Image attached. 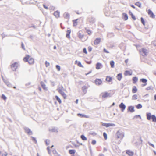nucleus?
<instances>
[{
    "label": "nucleus",
    "instance_id": "20e7f679",
    "mask_svg": "<svg viewBox=\"0 0 156 156\" xmlns=\"http://www.w3.org/2000/svg\"><path fill=\"white\" fill-rule=\"evenodd\" d=\"M25 133H27L28 135H30L33 134V133L31 129L28 127H25L24 128Z\"/></svg>",
    "mask_w": 156,
    "mask_h": 156
},
{
    "label": "nucleus",
    "instance_id": "412c9836",
    "mask_svg": "<svg viewBox=\"0 0 156 156\" xmlns=\"http://www.w3.org/2000/svg\"><path fill=\"white\" fill-rule=\"evenodd\" d=\"M40 83L44 90H48V89L47 87H46V85L43 82L41 81Z\"/></svg>",
    "mask_w": 156,
    "mask_h": 156
},
{
    "label": "nucleus",
    "instance_id": "f704fd0d",
    "mask_svg": "<svg viewBox=\"0 0 156 156\" xmlns=\"http://www.w3.org/2000/svg\"><path fill=\"white\" fill-rule=\"evenodd\" d=\"M110 64L111 66V67L113 68L114 67L115 62L113 60H112L110 61Z\"/></svg>",
    "mask_w": 156,
    "mask_h": 156
},
{
    "label": "nucleus",
    "instance_id": "a19ab883",
    "mask_svg": "<svg viewBox=\"0 0 156 156\" xmlns=\"http://www.w3.org/2000/svg\"><path fill=\"white\" fill-rule=\"evenodd\" d=\"M135 5L138 6L139 7L141 8V4L139 2H137L135 3Z\"/></svg>",
    "mask_w": 156,
    "mask_h": 156
},
{
    "label": "nucleus",
    "instance_id": "864d4df0",
    "mask_svg": "<svg viewBox=\"0 0 156 156\" xmlns=\"http://www.w3.org/2000/svg\"><path fill=\"white\" fill-rule=\"evenodd\" d=\"M96 143V141L95 140H93L91 142L92 144L93 145L95 144Z\"/></svg>",
    "mask_w": 156,
    "mask_h": 156
},
{
    "label": "nucleus",
    "instance_id": "f03ea898",
    "mask_svg": "<svg viewBox=\"0 0 156 156\" xmlns=\"http://www.w3.org/2000/svg\"><path fill=\"white\" fill-rule=\"evenodd\" d=\"M23 61L26 62H28L30 64H32L34 62V59L30 57V56L28 55H26V56L23 58Z\"/></svg>",
    "mask_w": 156,
    "mask_h": 156
},
{
    "label": "nucleus",
    "instance_id": "052dcab7",
    "mask_svg": "<svg viewBox=\"0 0 156 156\" xmlns=\"http://www.w3.org/2000/svg\"><path fill=\"white\" fill-rule=\"evenodd\" d=\"M148 144L150 146H152V147H153L154 148V146L153 144H152L151 143L149 142Z\"/></svg>",
    "mask_w": 156,
    "mask_h": 156
},
{
    "label": "nucleus",
    "instance_id": "338daca9",
    "mask_svg": "<svg viewBox=\"0 0 156 156\" xmlns=\"http://www.w3.org/2000/svg\"><path fill=\"white\" fill-rule=\"evenodd\" d=\"M43 7L46 9H48V7L46 6L44 4L43 5Z\"/></svg>",
    "mask_w": 156,
    "mask_h": 156
},
{
    "label": "nucleus",
    "instance_id": "bf43d9fd",
    "mask_svg": "<svg viewBox=\"0 0 156 156\" xmlns=\"http://www.w3.org/2000/svg\"><path fill=\"white\" fill-rule=\"evenodd\" d=\"M21 47L24 50H25V48L24 45L23 44V42L21 43Z\"/></svg>",
    "mask_w": 156,
    "mask_h": 156
},
{
    "label": "nucleus",
    "instance_id": "393cba45",
    "mask_svg": "<svg viewBox=\"0 0 156 156\" xmlns=\"http://www.w3.org/2000/svg\"><path fill=\"white\" fill-rule=\"evenodd\" d=\"M132 74V72H130L129 70H126L124 72V75L126 76L127 75L131 76Z\"/></svg>",
    "mask_w": 156,
    "mask_h": 156
},
{
    "label": "nucleus",
    "instance_id": "f8f14e48",
    "mask_svg": "<svg viewBox=\"0 0 156 156\" xmlns=\"http://www.w3.org/2000/svg\"><path fill=\"white\" fill-rule=\"evenodd\" d=\"M147 13L150 16V17L152 18H155V15L151 9H149L148 10Z\"/></svg>",
    "mask_w": 156,
    "mask_h": 156
},
{
    "label": "nucleus",
    "instance_id": "13d9d810",
    "mask_svg": "<svg viewBox=\"0 0 156 156\" xmlns=\"http://www.w3.org/2000/svg\"><path fill=\"white\" fill-rule=\"evenodd\" d=\"M88 51L89 52H90L92 50V48L91 46H89L88 48Z\"/></svg>",
    "mask_w": 156,
    "mask_h": 156
},
{
    "label": "nucleus",
    "instance_id": "2f4dec72",
    "mask_svg": "<svg viewBox=\"0 0 156 156\" xmlns=\"http://www.w3.org/2000/svg\"><path fill=\"white\" fill-rule=\"evenodd\" d=\"M112 80V77L109 76H107L106 77V81H107L109 82L111 81Z\"/></svg>",
    "mask_w": 156,
    "mask_h": 156
},
{
    "label": "nucleus",
    "instance_id": "aec40b11",
    "mask_svg": "<svg viewBox=\"0 0 156 156\" xmlns=\"http://www.w3.org/2000/svg\"><path fill=\"white\" fill-rule=\"evenodd\" d=\"M101 39L100 38H97L94 41V44L95 45H97L99 44L101 41Z\"/></svg>",
    "mask_w": 156,
    "mask_h": 156
},
{
    "label": "nucleus",
    "instance_id": "5701e85b",
    "mask_svg": "<svg viewBox=\"0 0 156 156\" xmlns=\"http://www.w3.org/2000/svg\"><path fill=\"white\" fill-rule=\"evenodd\" d=\"M122 73H120L118 74L116 76V77L117 78V79L119 81H120L122 78Z\"/></svg>",
    "mask_w": 156,
    "mask_h": 156
},
{
    "label": "nucleus",
    "instance_id": "c85d7f7f",
    "mask_svg": "<svg viewBox=\"0 0 156 156\" xmlns=\"http://www.w3.org/2000/svg\"><path fill=\"white\" fill-rule=\"evenodd\" d=\"M82 90L84 93H86L87 90V87L85 86H83L82 87Z\"/></svg>",
    "mask_w": 156,
    "mask_h": 156
},
{
    "label": "nucleus",
    "instance_id": "6ab92c4d",
    "mask_svg": "<svg viewBox=\"0 0 156 156\" xmlns=\"http://www.w3.org/2000/svg\"><path fill=\"white\" fill-rule=\"evenodd\" d=\"M122 18L124 20H126L128 19V16L127 14L123 13L122 14Z\"/></svg>",
    "mask_w": 156,
    "mask_h": 156
},
{
    "label": "nucleus",
    "instance_id": "b1692460",
    "mask_svg": "<svg viewBox=\"0 0 156 156\" xmlns=\"http://www.w3.org/2000/svg\"><path fill=\"white\" fill-rule=\"evenodd\" d=\"M129 15H130L131 16L132 18L133 19V20H136V18L135 17L134 14L131 12V11L129 10Z\"/></svg>",
    "mask_w": 156,
    "mask_h": 156
},
{
    "label": "nucleus",
    "instance_id": "72a5a7b5",
    "mask_svg": "<svg viewBox=\"0 0 156 156\" xmlns=\"http://www.w3.org/2000/svg\"><path fill=\"white\" fill-rule=\"evenodd\" d=\"M80 138L83 140H87V138L83 134H82L80 136Z\"/></svg>",
    "mask_w": 156,
    "mask_h": 156
},
{
    "label": "nucleus",
    "instance_id": "8fccbe9b",
    "mask_svg": "<svg viewBox=\"0 0 156 156\" xmlns=\"http://www.w3.org/2000/svg\"><path fill=\"white\" fill-rule=\"evenodd\" d=\"M46 144V145H48L49 144L50 141L48 140H46L45 141Z\"/></svg>",
    "mask_w": 156,
    "mask_h": 156
},
{
    "label": "nucleus",
    "instance_id": "de8ad7c7",
    "mask_svg": "<svg viewBox=\"0 0 156 156\" xmlns=\"http://www.w3.org/2000/svg\"><path fill=\"white\" fill-rule=\"evenodd\" d=\"M52 152L54 154H57L58 156H60V155H59L58 154L57 152V151L55 149L53 150Z\"/></svg>",
    "mask_w": 156,
    "mask_h": 156
},
{
    "label": "nucleus",
    "instance_id": "e433bc0d",
    "mask_svg": "<svg viewBox=\"0 0 156 156\" xmlns=\"http://www.w3.org/2000/svg\"><path fill=\"white\" fill-rule=\"evenodd\" d=\"M140 81L144 83L147 82V80L145 78H142L140 79Z\"/></svg>",
    "mask_w": 156,
    "mask_h": 156
},
{
    "label": "nucleus",
    "instance_id": "774afa93",
    "mask_svg": "<svg viewBox=\"0 0 156 156\" xmlns=\"http://www.w3.org/2000/svg\"><path fill=\"white\" fill-rule=\"evenodd\" d=\"M130 6L131 7H132V8H133V9H136V7L133 5H132V4Z\"/></svg>",
    "mask_w": 156,
    "mask_h": 156
},
{
    "label": "nucleus",
    "instance_id": "a18cd8bd",
    "mask_svg": "<svg viewBox=\"0 0 156 156\" xmlns=\"http://www.w3.org/2000/svg\"><path fill=\"white\" fill-rule=\"evenodd\" d=\"M103 136L104 137V139L105 140H106L107 139V133L105 132H104L103 133Z\"/></svg>",
    "mask_w": 156,
    "mask_h": 156
},
{
    "label": "nucleus",
    "instance_id": "ddd939ff",
    "mask_svg": "<svg viewBox=\"0 0 156 156\" xmlns=\"http://www.w3.org/2000/svg\"><path fill=\"white\" fill-rule=\"evenodd\" d=\"M95 83L98 85H100L102 83V81L100 79L96 78L94 80Z\"/></svg>",
    "mask_w": 156,
    "mask_h": 156
},
{
    "label": "nucleus",
    "instance_id": "3c124183",
    "mask_svg": "<svg viewBox=\"0 0 156 156\" xmlns=\"http://www.w3.org/2000/svg\"><path fill=\"white\" fill-rule=\"evenodd\" d=\"M83 51L84 53L86 54H87V49L86 48H84L83 49Z\"/></svg>",
    "mask_w": 156,
    "mask_h": 156
},
{
    "label": "nucleus",
    "instance_id": "4c0bfd02",
    "mask_svg": "<svg viewBox=\"0 0 156 156\" xmlns=\"http://www.w3.org/2000/svg\"><path fill=\"white\" fill-rule=\"evenodd\" d=\"M136 107L138 109H140L142 107V106L141 104H138L136 105Z\"/></svg>",
    "mask_w": 156,
    "mask_h": 156
},
{
    "label": "nucleus",
    "instance_id": "6e6552de",
    "mask_svg": "<svg viewBox=\"0 0 156 156\" xmlns=\"http://www.w3.org/2000/svg\"><path fill=\"white\" fill-rule=\"evenodd\" d=\"M2 78L4 83L7 86L9 87H12V84L8 81V80L4 79L3 76H2Z\"/></svg>",
    "mask_w": 156,
    "mask_h": 156
},
{
    "label": "nucleus",
    "instance_id": "9d476101",
    "mask_svg": "<svg viewBox=\"0 0 156 156\" xmlns=\"http://www.w3.org/2000/svg\"><path fill=\"white\" fill-rule=\"evenodd\" d=\"M58 128L57 127H52V129H49V131L50 132H51L52 133L56 132L57 133L58 132Z\"/></svg>",
    "mask_w": 156,
    "mask_h": 156
},
{
    "label": "nucleus",
    "instance_id": "2eb2a0df",
    "mask_svg": "<svg viewBox=\"0 0 156 156\" xmlns=\"http://www.w3.org/2000/svg\"><path fill=\"white\" fill-rule=\"evenodd\" d=\"M117 139H119L123 137L121 133L119 131H118L116 133Z\"/></svg>",
    "mask_w": 156,
    "mask_h": 156
},
{
    "label": "nucleus",
    "instance_id": "c03bdc74",
    "mask_svg": "<svg viewBox=\"0 0 156 156\" xmlns=\"http://www.w3.org/2000/svg\"><path fill=\"white\" fill-rule=\"evenodd\" d=\"M140 20L141 23L143 25H145V22L143 17H141L140 18Z\"/></svg>",
    "mask_w": 156,
    "mask_h": 156
},
{
    "label": "nucleus",
    "instance_id": "ea45409f",
    "mask_svg": "<svg viewBox=\"0 0 156 156\" xmlns=\"http://www.w3.org/2000/svg\"><path fill=\"white\" fill-rule=\"evenodd\" d=\"M1 36L2 39H3L6 37H9L10 36H11L9 35H6L5 34H4V33H3L1 34Z\"/></svg>",
    "mask_w": 156,
    "mask_h": 156
},
{
    "label": "nucleus",
    "instance_id": "39448f33",
    "mask_svg": "<svg viewBox=\"0 0 156 156\" xmlns=\"http://www.w3.org/2000/svg\"><path fill=\"white\" fill-rule=\"evenodd\" d=\"M11 67L13 71H16L18 67V63L17 62L13 63L11 65Z\"/></svg>",
    "mask_w": 156,
    "mask_h": 156
},
{
    "label": "nucleus",
    "instance_id": "cd10ccee",
    "mask_svg": "<svg viewBox=\"0 0 156 156\" xmlns=\"http://www.w3.org/2000/svg\"><path fill=\"white\" fill-rule=\"evenodd\" d=\"M69 153L70 154H74L76 153V150L74 149H70L69 150Z\"/></svg>",
    "mask_w": 156,
    "mask_h": 156
},
{
    "label": "nucleus",
    "instance_id": "603ef678",
    "mask_svg": "<svg viewBox=\"0 0 156 156\" xmlns=\"http://www.w3.org/2000/svg\"><path fill=\"white\" fill-rule=\"evenodd\" d=\"M45 63L46 67H48L50 65L49 63L47 61H45Z\"/></svg>",
    "mask_w": 156,
    "mask_h": 156
},
{
    "label": "nucleus",
    "instance_id": "0eeeda50",
    "mask_svg": "<svg viewBox=\"0 0 156 156\" xmlns=\"http://www.w3.org/2000/svg\"><path fill=\"white\" fill-rule=\"evenodd\" d=\"M119 107L122 112H124L126 108V105L123 102H121L119 105Z\"/></svg>",
    "mask_w": 156,
    "mask_h": 156
},
{
    "label": "nucleus",
    "instance_id": "bb28decb",
    "mask_svg": "<svg viewBox=\"0 0 156 156\" xmlns=\"http://www.w3.org/2000/svg\"><path fill=\"white\" fill-rule=\"evenodd\" d=\"M89 22L91 23H94L95 22V19L94 17H92L89 19Z\"/></svg>",
    "mask_w": 156,
    "mask_h": 156
},
{
    "label": "nucleus",
    "instance_id": "680f3d73",
    "mask_svg": "<svg viewBox=\"0 0 156 156\" xmlns=\"http://www.w3.org/2000/svg\"><path fill=\"white\" fill-rule=\"evenodd\" d=\"M49 9H50L54 10L55 9V7L53 6H50L49 7Z\"/></svg>",
    "mask_w": 156,
    "mask_h": 156
},
{
    "label": "nucleus",
    "instance_id": "6e6d98bb",
    "mask_svg": "<svg viewBox=\"0 0 156 156\" xmlns=\"http://www.w3.org/2000/svg\"><path fill=\"white\" fill-rule=\"evenodd\" d=\"M57 101L59 102V104H61L62 102V101L60 98H56Z\"/></svg>",
    "mask_w": 156,
    "mask_h": 156
},
{
    "label": "nucleus",
    "instance_id": "4be33fe9",
    "mask_svg": "<svg viewBox=\"0 0 156 156\" xmlns=\"http://www.w3.org/2000/svg\"><path fill=\"white\" fill-rule=\"evenodd\" d=\"M53 15L56 18H58L60 17V12L57 10L53 13Z\"/></svg>",
    "mask_w": 156,
    "mask_h": 156
},
{
    "label": "nucleus",
    "instance_id": "7c9ffc66",
    "mask_svg": "<svg viewBox=\"0 0 156 156\" xmlns=\"http://www.w3.org/2000/svg\"><path fill=\"white\" fill-rule=\"evenodd\" d=\"M137 89L136 87L135 86H133L132 90V92L133 93H136L137 91Z\"/></svg>",
    "mask_w": 156,
    "mask_h": 156
},
{
    "label": "nucleus",
    "instance_id": "0e129e2a",
    "mask_svg": "<svg viewBox=\"0 0 156 156\" xmlns=\"http://www.w3.org/2000/svg\"><path fill=\"white\" fill-rule=\"evenodd\" d=\"M7 153L6 152H5V154H2V156H7Z\"/></svg>",
    "mask_w": 156,
    "mask_h": 156
},
{
    "label": "nucleus",
    "instance_id": "f257e3e1",
    "mask_svg": "<svg viewBox=\"0 0 156 156\" xmlns=\"http://www.w3.org/2000/svg\"><path fill=\"white\" fill-rule=\"evenodd\" d=\"M146 116L147 119L148 120L152 119V122H156V116L154 115H151V112H149L146 113Z\"/></svg>",
    "mask_w": 156,
    "mask_h": 156
},
{
    "label": "nucleus",
    "instance_id": "c756f323",
    "mask_svg": "<svg viewBox=\"0 0 156 156\" xmlns=\"http://www.w3.org/2000/svg\"><path fill=\"white\" fill-rule=\"evenodd\" d=\"M133 83H135L138 81V78L136 76L133 77L132 78Z\"/></svg>",
    "mask_w": 156,
    "mask_h": 156
},
{
    "label": "nucleus",
    "instance_id": "f3484780",
    "mask_svg": "<svg viewBox=\"0 0 156 156\" xmlns=\"http://www.w3.org/2000/svg\"><path fill=\"white\" fill-rule=\"evenodd\" d=\"M126 153L129 156H132L134 154L133 152L128 150H126Z\"/></svg>",
    "mask_w": 156,
    "mask_h": 156
},
{
    "label": "nucleus",
    "instance_id": "1a4fd4ad",
    "mask_svg": "<svg viewBox=\"0 0 156 156\" xmlns=\"http://www.w3.org/2000/svg\"><path fill=\"white\" fill-rule=\"evenodd\" d=\"M134 107L133 106H129L128 107L127 111L128 112H130L133 113L135 112Z\"/></svg>",
    "mask_w": 156,
    "mask_h": 156
},
{
    "label": "nucleus",
    "instance_id": "a878e982",
    "mask_svg": "<svg viewBox=\"0 0 156 156\" xmlns=\"http://www.w3.org/2000/svg\"><path fill=\"white\" fill-rule=\"evenodd\" d=\"M78 36L79 38L82 39L84 35L82 34L81 31H79L78 33Z\"/></svg>",
    "mask_w": 156,
    "mask_h": 156
},
{
    "label": "nucleus",
    "instance_id": "4d7b16f0",
    "mask_svg": "<svg viewBox=\"0 0 156 156\" xmlns=\"http://www.w3.org/2000/svg\"><path fill=\"white\" fill-rule=\"evenodd\" d=\"M103 52L104 53H109V52L105 48H104L103 49Z\"/></svg>",
    "mask_w": 156,
    "mask_h": 156
},
{
    "label": "nucleus",
    "instance_id": "49530a36",
    "mask_svg": "<svg viewBox=\"0 0 156 156\" xmlns=\"http://www.w3.org/2000/svg\"><path fill=\"white\" fill-rule=\"evenodd\" d=\"M85 29L86 30V32L89 35H90L91 32L90 30L87 29L86 28H85Z\"/></svg>",
    "mask_w": 156,
    "mask_h": 156
},
{
    "label": "nucleus",
    "instance_id": "09e8293b",
    "mask_svg": "<svg viewBox=\"0 0 156 156\" xmlns=\"http://www.w3.org/2000/svg\"><path fill=\"white\" fill-rule=\"evenodd\" d=\"M56 68L58 71L60 70L61 67L59 65H56Z\"/></svg>",
    "mask_w": 156,
    "mask_h": 156
},
{
    "label": "nucleus",
    "instance_id": "7ed1b4c3",
    "mask_svg": "<svg viewBox=\"0 0 156 156\" xmlns=\"http://www.w3.org/2000/svg\"><path fill=\"white\" fill-rule=\"evenodd\" d=\"M147 51L146 49L142 48L141 50H140L139 51L141 55L144 56H145L147 55Z\"/></svg>",
    "mask_w": 156,
    "mask_h": 156
},
{
    "label": "nucleus",
    "instance_id": "e2e57ef3",
    "mask_svg": "<svg viewBox=\"0 0 156 156\" xmlns=\"http://www.w3.org/2000/svg\"><path fill=\"white\" fill-rule=\"evenodd\" d=\"M71 32V30H67V33H66V34H70Z\"/></svg>",
    "mask_w": 156,
    "mask_h": 156
},
{
    "label": "nucleus",
    "instance_id": "423d86ee",
    "mask_svg": "<svg viewBox=\"0 0 156 156\" xmlns=\"http://www.w3.org/2000/svg\"><path fill=\"white\" fill-rule=\"evenodd\" d=\"M100 96H101L102 98H107L108 97H111L112 96L110 93H108L106 92L102 93L101 94Z\"/></svg>",
    "mask_w": 156,
    "mask_h": 156
},
{
    "label": "nucleus",
    "instance_id": "a211bd4d",
    "mask_svg": "<svg viewBox=\"0 0 156 156\" xmlns=\"http://www.w3.org/2000/svg\"><path fill=\"white\" fill-rule=\"evenodd\" d=\"M102 66V64L100 62H98L96 64V69H99L101 68V67Z\"/></svg>",
    "mask_w": 156,
    "mask_h": 156
},
{
    "label": "nucleus",
    "instance_id": "4468645a",
    "mask_svg": "<svg viewBox=\"0 0 156 156\" xmlns=\"http://www.w3.org/2000/svg\"><path fill=\"white\" fill-rule=\"evenodd\" d=\"M58 89V92L62 95L63 98H66V94L61 89L59 88Z\"/></svg>",
    "mask_w": 156,
    "mask_h": 156
},
{
    "label": "nucleus",
    "instance_id": "9b49d317",
    "mask_svg": "<svg viewBox=\"0 0 156 156\" xmlns=\"http://www.w3.org/2000/svg\"><path fill=\"white\" fill-rule=\"evenodd\" d=\"M102 125L103 126L106 127H108L110 126H115V125L114 123H103Z\"/></svg>",
    "mask_w": 156,
    "mask_h": 156
},
{
    "label": "nucleus",
    "instance_id": "473e14b6",
    "mask_svg": "<svg viewBox=\"0 0 156 156\" xmlns=\"http://www.w3.org/2000/svg\"><path fill=\"white\" fill-rule=\"evenodd\" d=\"M63 16L65 18H69L70 15L68 13L65 12Z\"/></svg>",
    "mask_w": 156,
    "mask_h": 156
},
{
    "label": "nucleus",
    "instance_id": "37998d69",
    "mask_svg": "<svg viewBox=\"0 0 156 156\" xmlns=\"http://www.w3.org/2000/svg\"><path fill=\"white\" fill-rule=\"evenodd\" d=\"M31 138L32 139V140L35 143L37 144V140L36 139V138L33 136H31Z\"/></svg>",
    "mask_w": 156,
    "mask_h": 156
},
{
    "label": "nucleus",
    "instance_id": "79ce46f5",
    "mask_svg": "<svg viewBox=\"0 0 156 156\" xmlns=\"http://www.w3.org/2000/svg\"><path fill=\"white\" fill-rule=\"evenodd\" d=\"M78 20V19H77L75 20H73V26H76L77 24V20Z\"/></svg>",
    "mask_w": 156,
    "mask_h": 156
},
{
    "label": "nucleus",
    "instance_id": "69168bd1",
    "mask_svg": "<svg viewBox=\"0 0 156 156\" xmlns=\"http://www.w3.org/2000/svg\"><path fill=\"white\" fill-rule=\"evenodd\" d=\"M70 34H66V37L67 38H70Z\"/></svg>",
    "mask_w": 156,
    "mask_h": 156
},
{
    "label": "nucleus",
    "instance_id": "dca6fc26",
    "mask_svg": "<svg viewBox=\"0 0 156 156\" xmlns=\"http://www.w3.org/2000/svg\"><path fill=\"white\" fill-rule=\"evenodd\" d=\"M77 115L78 116L81 118H89V116L81 113H78Z\"/></svg>",
    "mask_w": 156,
    "mask_h": 156
},
{
    "label": "nucleus",
    "instance_id": "58836bf2",
    "mask_svg": "<svg viewBox=\"0 0 156 156\" xmlns=\"http://www.w3.org/2000/svg\"><path fill=\"white\" fill-rule=\"evenodd\" d=\"M138 118H140L141 119H142L141 115H135L133 117V119H134L136 118L137 119Z\"/></svg>",
    "mask_w": 156,
    "mask_h": 156
},
{
    "label": "nucleus",
    "instance_id": "c9c22d12",
    "mask_svg": "<svg viewBox=\"0 0 156 156\" xmlns=\"http://www.w3.org/2000/svg\"><path fill=\"white\" fill-rule=\"evenodd\" d=\"M77 62V65L80 67H83V66L82 65L81 62L80 61H77V60L75 62V63H76Z\"/></svg>",
    "mask_w": 156,
    "mask_h": 156
},
{
    "label": "nucleus",
    "instance_id": "5fc2aeb1",
    "mask_svg": "<svg viewBox=\"0 0 156 156\" xmlns=\"http://www.w3.org/2000/svg\"><path fill=\"white\" fill-rule=\"evenodd\" d=\"M152 88H153L152 87V86H149V87H148L146 88V89L148 90H152Z\"/></svg>",
    "mask_w": 156,
    "mask_h": 156
}]
</instances>
